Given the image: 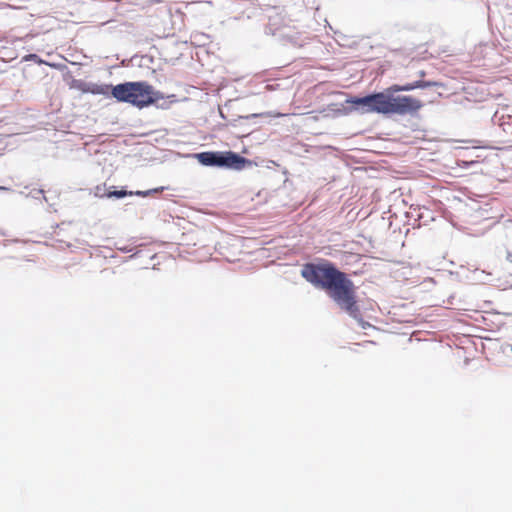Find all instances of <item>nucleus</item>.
I'll return each instance as SVG.
<instances>
[{
  "label": "nucleus",
  "mask_w": 512,
  "mask_h": 512,
  "mask_svg": "<svg viewBox=\"0 0 512 512\" xmlns=\"http://www.w3.org/2000/svg\"><path fill=\"white\" fill-rule=\"evenodd\" d=\"M248 163V160L232 151L222 152V167L240 170Z\"/></svg>",
  "instance_id": "nucleus-4"
},
{
  "label": "nucleus",
  "mask_w": 512,
  "mask_h": 512,
  "mask_svg": "<svg viewBox=\"0 0 512 512\" xmlns=\"http://www.w3.org/2000/svg\"><path fill=\"white\" fill-rule=\"evenodd\" d=\"M90 83H84V82H79L76 84V87L81 90L83 93H89V91H87V86H89Z\"/></svg>",
  "instance_id": "nucleus-9"
},
{
  "label": "nucleus",
  "mask_w": 512,
  "mask_h": 512,
  "mask_svg": "<svg viewBox=\"0 0 512 512\" xmlns=\"http://www.w3.org/2000/svg\"><path fill=\"white\" fill-rule=\"evenodd\" d=\"M436 85V82L422 80L406 85L394 84L383 92L370 94L365 97H352L347 100V102L355 106L356 109H360L361 113H377L383 115L413 114L422 108V101L409 95L394 96V93Z\"/></svg>",
  "instance_id": "nucleus-2"
},
{
  "label": "nucleus",
  "mask_w": 512,
  "mask_h": 512,
  "mask_svg": "<svg viewBox=\"0 0 512 512\" xmlns=\"http://www.w3.org/2000/svg\"><path fill=\"white\" fill-rule=\"evenodd\" d=\"M196 157L203 165L222 167V152H202Z\"/></svg>",
  "instance_id": "nucleus-5"
},
{
  "label": "nucleus",
  "mask_w": 512,
  "mask_h": 512,
  "mask_svg": "<svg viewBox=\"0 0 512 512\" xmlns=\"http://www.w3.org/2000/svg\"><path fill=\"white\" fill-rule=\"evenodd\" d=\"M112 96L119 102H126L140 109L164 98L161 92L155 91L144 81L118 84L113 87Z\"/></svg>",
  "instance_id": "nucleus-3"
},
{
  "label": "nucleus",
  "mask_w": 512,
  "mask_h": 512,
  "mask_svg": "<svg viewBox=\"0 0 512 512\" xmlns=\"http://www.w3.org/2000/svg\"><path fill=\"white\" fill-rule=\"evenodd\" d=\"M302 277L323 289L327 295L349 316L358 319L361 316L356 288L348 276L338 270L332 263H307L301 270Z\"/></svg>",
  "instance_id": "nucleus-1"
},
{
  "label": "nucleus",
  "mask_w": 512,
  "mask_h": 512,
  "mask_svg": "<svg viewBox=\"0 0 512 512\" xmlns=\"http://www.w3.org/2000/svg\"><path fill=\"white\" fill-rule=\"evenodd\" d=\"M164 189H165V187H158V188H154V189H151V190H148V191H137V192H135V195L141 196V197H147L151 193L163 192Z\"/></svg>",
  "instance_id": "nucleus-7"
},
{
  "label": "nucleus",
  "mask_w": 512,
  "mask_h": 512,
  "mask_svg": "<svg viewBox=\"0 0 512 512\" xmlns=\"http://www.w3.org/2000/svg\"><path fill=\"white\" fill-rule=\"evenodd\" d=\"M113 87L114 86L109 85V84L90 83V85L87 86V91H89V93L94 94V95L106 96L110 93L112 94Z\"/></svg>",
  "instance_id": "nucleus-6"
},
{
  "label": "nucleus",
  "mask_w": 512,
  "mask_h": 512,
  "mask_svg": "<svg viewBox=\"0 0 512 512\" xmlns=\"http://www.w3.org/2000/svg\"><path fill=\"white\" fill-rule=\"evenodd\" d=\"M133 192H129V195H132ZM128 195V192L125 191V190H118V191H113V192H109L108 193V197L111 198V197H115V198H123L125 196Z\"/></svg>",
  "instance_id": "nucleus-8"
}]
</instances>
